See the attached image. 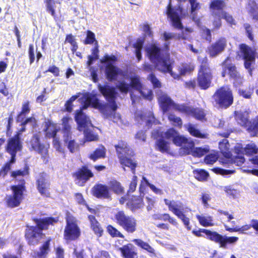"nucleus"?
Here are the masks:
<instances>
[{
	"label": "nucleus",
	"mask_w": 258,
	"mask_h": 258,
	"mask_svg": "<svg viewBox=\"0 0 258 258\" xmlns=\"http://www.w3.org/2000/svg\"><path fill=\"white\" fill-rule=\"evenodd\" d=\"M98 88L99 92L103 96L108 103H102L98 98L96 97V94H90L89 93L84 95V100L81 102L82 105L80 109L76 111L75 120L84 123L86 122V118H89L83 110L86 109L89 106L98 109L101 113L108 115V108L114 113L118 108L116 100L117 93L115 88L113 86L108 85H101L99 84Z\"/></svg>",
	"instance_id": "nucleus-1"
},
{
	"label": "nucleus",
	"mask_w": 258,
	"mask_h": 258,
	"mask_svg": "<svg viewBox=\"0 0 258 258\" xmlns=\"http://www.w3.org/2000/svg\"><path fill=\"white\" fill-rule=\"evenodd\" d=\"M31 220L35 225H26L24 237L29 246H34L38 245L45 236L43 231L48 230L50 226H53L57 224L59 221V217H33Z\"/></svg>",
	"instance_id": "nucleus-2"
},
{
	"label": "nucleus",
	"mask_w": 258,
	"mask_h": 258,
	"mask_svg": "<svg viewBox=\"0 0 258 258\" xmlns=\"http://www.w3.org/2000/svg\"><path fill=\"white\" fill-rule=\"evenodd\" d=\"M145 51V56L155 63L157 70L162 67L168 68L169 65L167 62L171 59L169 42L165 43L163 48L158 43H151L146 47Z\"/></svg>",
	"instance_id": "nucleus-3"
},
{
	"label": "nucleus",
	"mask_w": 258,
	"mask_h": 258,
	"mask_svg": "<svg viewBox=\"0 0 258 258\" xmlns=\"http://www.w3.org/2000/svg\"><path fill=\"white\" fill-rule=\"evenodd\" d=\"M197 75V86L203 90H208L213 85L214 79L213 69L208 58L206 56L199 60Z\"/></svg>",
	"instance_id": "nucleus-4"
},
{
	"label": "nucleus",
	"mask_w": 258,
	"mask_h": 258,
	"mask_svg": "<svg viewBox=\"0 0 258 258\" xmlns=\"http://www.w3.org/2000/svg\"><path fill=\"white\" fill-rule=\"evenodd\" d=\"M214 107L227 109L234 103V96L229 85H224L217 88L212 96Z\"/></svg>",
	"instance_id": "nucleus-5"
},
{
	"label": "nucleus",
	"mask_w": 258,
	"mask_h": 258,
	"mask_svg": "<svg viewBox=\"0 0 258 258\" xmlns=\"http://www.w3.org/2000/svg\"><path fill=\"white\" fill-rule=\"evenodd\" d=\"M229 60L230 57L228 56L221 62V66L222 67V70L221 76L222 78L228 76L229 79L232 81L233 87L236 88L242 85L243 76L240 74L234 63H227Z\"/></svg>",
	"instance_id": "nucleus-6"
},
{
	"label": "nucleus",
	"mask_w": 258,
	"mask_h": 258,
	"mask_svg": "<svg viewBox=\"0 0 258 258\" xmlns=\"http://www.w3.org/2000/svg\"><path fill=\"white\" fill-rule=\"evenodd\" d=\"M65 219L66 225L63 231V239L67 242L78 240L81 236V231L77 219L69 212L66 213Z\"/></svg>",
	"instance_id": "nucleus-7"
},
{
	"label": "nucleus",
	"mask_w": 258,
	"mask_h": 258,
	"mask_svg": "<svg viewBox=\"0 0 258 258\" xmlns=\"http://www.w3.org/2000/svg\"><path fill=\"white\" fill-rule=\"evenodd\" d=\"M21 183L11 186V195H6L5 198L6 206L11 209L19 207L24 199V192L26 190L25 181L22 179Z\"/></svg>",
	"instance_id": "nucleus-8"
},
{
	"label": "nucleus",
	"mask_w": 258,
	"mask_h": 258,
	"mask_svg": "<svg viewBox=\"0 0 258 258\" xmlns=\"http://www.w3.org/2000/svg\"><path fill=\"white\" fill-rule=\"evenodd\" d=\"M117 61V57L113 54H106L100 59V62L104 65L105 76L109 81H115L122 75V70L114 65Z\"/></svg>",
	"instance_id": "nucleus-9"
},
{
	"label": "nucleus",
	"mask_w": 258,
	"mask_h": 258,
	"mask_svg": "<svg viewBox=\"0 0 258 258\" xmlns=\"http://www.w3.org/2000/svg\"><path fill=\"white\" fill-rule=\"evenodd\" d=\"M112 220L127 233H133L137 230V219L126 214L123 210H118L114 213Z\"/></svg>",
	"instance_id": "nucleus-10"
},
{
	"label": "nucleus",
	"mask_w": 258,
	"mask_h": 258,
	"mask_svg": "<svg viewBox=\"0 0 258 258\" xmlns=\"http://www.w3.org/2000/svg\"><path fill=\"white\" fill-rule=\"evenodd\" d=\"M238 49L242 59L244 60V68L251 75L253 71L252 64L255 63L257 54L256 48L250 47L245 43H240Z\"/></svg>",
	"instance_id": "nucleus-11"
},
{
	"label": "nucleus",
	"mask_w": 258,
	"mask_h": 258,
	"mask_svg": "<svg viewBox=\"0 0 258 258\" xmlns=\"http://www.w3.org/2000/svg\"><path fill=\"white\" fill-rule=\"evenodd\" d=\"M30 144L31 149L40 154L43 162L45 163H47L49 158V144L41 143L40 136L38 134H35L32 136L30 140Z\"/></svg>",
	"instance_id": "nucleus-12"
},
{
	"label": "nucleus",
	"mask_w": 258,
	"mask_h": 258,
	"mask_svg": "<svg viewBox=\"0 0 258 258\" xmlns=\"http://www.w3.org/2000/svg\"><path fill=\"white\" fill-rule=\"evenodd\" d=\"M72 176L76 184L80 186H83L94 176V174L88 165H83L73 172Z\"/></svg>",
	"instance_id": "nucleus-13"
},
{
	"label": "nucleus",
	"mask_w": 258,
	"mask_h": 258,
	"mask_svg": "<svg viewBox=\"0 0 258 258\" xmlns=\"http://www.w3.org/2000/svg\"><path fill=\"white\" fill-rule=\"evenodd\" d=\"M164 202L168 207V210L182 221L187 230H190V220L189 218L184 214L182 206L176 204L174 201H170L167 199H164Z\"/></svg>",
	"instance_id": "nucleus-14"
},
{
	"label": "nucleus",
	"mask_w": 258,
	"mask_h": 258,
	"mask_svg": "<svg viewBox=\"0 0 258 258\" xmlns=\"http://www.w3.org/2000/svg\"><path fill=\"white\" fill-rule=\"evenodd\" d=\"M176 110L187 115L191 116L198 120L206 121L207 120L206 114L204 109L202 108H194L191 106L182 104L181 105L177 106Z\"/></svg>",
	"instance_id": "nucleus-15"
},
{
	"label": "nucleus",
	"mask_w": 258,
	"mask_h": 258,
	"mask_svg": "<svg viewBox=\"0 0 258 258\" xmlns=\"http://www.w3.org/2000/svg\"><path fill=\"white\" fill-rule=\"evenodd\" d=\"M36 185L37 189L42 197L50 198V183L47 179V174L45 172L39 173L38 177L36 179Z\"/></svg>",
	"instance_id": "nucleus-16"
},
{
	"label": "nucleus",
	"mask_w": 258,
	"mask_h": 258,
	"mask_svg": "<svg viewBox=\"0 0 258 258\" xmlns=\"http://www.w3.org/2000/svg\"><path fill=\"white\" fill-rule=\"evenodd\" d=\"M135 155L134 152L132 151L128 153H124L117 156L119 162L124 170H125V167H127L130 168L134 174L136 173V169L138 166L137 161L133 158Z\"/></svg>",
	"instance_id": "nucleus-17"
},
{
	"label": "nucleus",
	"mask_w": 258,
	"mask_h": 258,
	"mask_svg": "<svg viewBox=\"0 0 258 258\" xmlns=\"http://www.w3.org/2000/svg\"><path fill=\"white\" fill-rule=\"evenodd\" d=\"M172 142L175 146L181 147V149L185 155H189L191 149L195 146L193 141L184 136L180 135L179 133L174 138Z\"/></svg>",
	"instance_id": "nucleus-18"
},
{
	"label": "nucleus",
	"mask_w": 258,
	"mask_h": 258,
	"mask_svg": "<svg viewBox=\"0 0 258 258\" xmlns=\"http://www.w3.org/2000/svg\"><path fill=\"white\" fill-rule=\"evenodd\" d=\"M77 124V128L79 131H83L84 134V137L86 141L89 142L97 141L98 140V136L95 134L90 129L92 126V124L89 118H86V122L84 123H80V122L75 120Z\"/></svg>",
	"instance_id": "nucleus-19"
},
{
	"label": "nucleus",
	"mask_w": 258,
	"mask_h": 258,
	"mask_svg": "<svg viewBox=\"0 0 258 258\" xmlns=\"http://www.w3.org/2000/svg\"><path fill=\"white\" fill-rule=\"evenodd\" d=\"M226 47V40L225 38H220L209 46L207 53L211 57H215L221 53Z\"/></svg>",
	"instance_id": "nucleus-20"
},
{
	"label": "nucleus",
	"mask_w": 258,
	"mask_h": 258,
	"mask_svg": "<svg viewBox=\"0 0 258 258\" xmlns=\"http://www.w3.org/2000/svg\"><path fill=\"white\" fill-rule=\"evenodd\" d=\"M21 133H16L14 136L9 138L7 141L6 151L7 152H16L21 151L22 145L21 141Z\"/></svg>",
	"instance_id": "nucleus-21"
},
{
	"label": "nucleus",
	"mask_w": 258,
	"mask_h": 258,
	"mask_svg": "<svg viewBox=\"0 0 258 258\" xmlns=\"http://www.w3.org/2000/svg\"><path fill=\"white\" fill-rule=\"evenodd\" d=\"M92 194L98 199H109L111 198L109 188L106 184L96 183L92 188Z\"/></svg>",
	"instance_id": "nucleus-22"
},
{
	"label": "nucleus",
	"mask_w": 258,
	"mask_h": 258,
	"mask_svg": "<svg viewBox=\"0 0 258 258\" xmlns=\"http://www.w3.org/2000/svg\"><path fill=\"white\" fill-rule=\"evenodd\" d=\"M166 14L167 17L169 18L172 21V26L174 28L179 30L183 29V26L181 23L180 17L178 13L172 7L170 2L167 7Z\"/></svg>",
	"instance_id": "nucleus-23"
},
{
	"label": "nucleus",
	"mask_w": 258,
	"mask_h": 258,
	"mask_svg": "<svg viewBox=\"0 0 258 258\" xmlns=\"http://www.w3.org/2000/svg\"><path fill=\"white\" fill-rule=\"evenodd\" d=\"M238 237L236 236L228 237L223 236L215 231L213 242L218 243L220 247L226 248L227 244H233L236 242Z\"/></svg>",
	"instance_id": "nucleus-24"
},
{
	"label": "nucleus",
	"mask_w": 258,
	"mask_h": 258,
	"mask_svg": "<svg viewBox=\"0 0 258 258\" xmlns=\"http://www.w3.org/2000/svg\"><path fill=\"white\" fill-rule=\"evenodd\" d=\"M59 131L60 127L57 124L51 120L48 119L44 122L43 132L46 138L51 139L55 137Z\"/></svg>",
	"instance_id": "nucleus-25"
},
{
	"label": "nucleus",
	"mask_w": 258,
	"mask_h": 258,
	"mask_svg": "<svg viewBox=\"0 0 258 258\" xmlns=\"http://www.w3.org/2000/svg\"><path fill=\"white\" fill-rule=\"evenodd\" d=\"M158 102L164 113L167 112L172 107L176 110L177 106L181 105V104H175L167 94L160 96L158 98Z\"/></svg>",
	"instance_id": "nucleus-26"
},
{
	"label": "nucleus",
	"mask_w": 258,
	"mask_h": 258,
	"mask_svg": "<svg viewBox=\"0 0 258 258\" xmlns=\"http://www.w3.org/2000/svg\"><path fill=\"white\" fill-rule=\"evenodd\" d=\"M52 238L47 237L39 246L38 250L35 253L36 258H46L51 250Z\"/></svg>",
	"instance_id": "nucleus-27"
},
{
	"label": "nucleus",
	"mask_w": 258,
	"mask_h": 258,
	"mask_svg": "<svg viewBox=\"0 0 258 258\" xmlns=\"http://www.w3.org/2000/svg\"><path fill=\"white\" fill-rule=\"evenodd\" d=\"M130 85L133 89L138 91L145 99L150 100L152 99V92L151 90H149L147 95L144 94L142 91L143 85L139 77L134 76L131 77Z\"/></svg>",
	"instance_id": "nucleus-28"
},
{
	"label": "nucleus",
	"mask_w": 258,
	"mask_h": 258,
	"mask_svg": "<svg viewBox=\"0 0 258 258\" xmlns=\"http://www.w3.org/2000/svg\"><path fill=\"white\" fill-rule=\"evenodd\" d=\"M107 150L105 147L102 144H99L88 155V158L93 162H96L99 159H104L106 157Z\"/></svg>",
	"instance_id": "nucleus-29"
},
{
	"label": "nucleus",
	"mask_w": 258,
	"mask_h": 258,
	"mask_svg": "<svg viewBox=\"0 0 258 258\" xmlns=\"http://www.w3.org/2000/svg\"><path fill=\"white\" fill-rule=\"evenodd\" d=\"M126 206L132 211L142 208L144 206L143 196L135 195L132 196L126 203Z\"/></svg>",
	"instance_id": "nucleus-30"
},
{
	"label": "nucleus",
	"mask_w": 258,
	"mask_h": 258,
	"mask_svg": "<svg viewBox=\"0 0 258 258\" xmlns=\"http://www.w3.org/2000/svg\"><path fill=\"white\" fill-rule=\"evenodd\" d=\"M88 218L90 222V227L95 234L99 237H101L103 235L104 230L95 216L90 215L88 216Z\"/></svg>",
	"instance_id": "nucleus-31"
},
{
	"label": "nucleus",
	"mask_w": 258,
	"mask_h": 258,
	"mask_svg": "<svg viewBox=\"0 0 258 258\" xmlns=\"http://www.w3.org/2000/svg\"><path fill=\"white\" fill-rule=\"evenodd\" d=\"M234 116L235 120L242 126L245 127L248 123H249V113L246 110L244 111H235Z\"/></svg>",
	"instance_id": "nucleus-32"
},
{
	"label": "nucleus",
	"mask_w": 258,
	"mask_h": 258,
	"mask_svg": "<svg viewBox=\"0 0 258 258\" xmlns=\"http://www.w3.org/2000/svg\"><path fill=\"white\" fill-rule=\"evenodd\" d=\"M118 250L121 252L124 258H134L137 254L135 247L131 243H128L119 247Z\"/></svg>",
	"instance_id": "nucleus-33"
},
{
	"label": "nucleus",
	"mask_w": 258,
	"mask_h": 258,
	"mask_svg": "<svg viewBox=\"0 0 258 258\" xmlns=\"http://www.w3.org/2000/svg\"><path fill=\"white\" fill-rule=\"evenodd\" d=\"M109 191H112L116 195H122L124 193V188L121 183L116 179H112L108 182Z\"/></svg>",
	"instance_id": "nucleus-34"
},
{
	"label": "nucleus",
	"mask_w": 258,
	"mask_h": 258,
	"mask_svg": "<svg viewBox=\"0 0 258 258\" xmlns=\"http://www.w3.org/2000/svg\"><path fill=\"white\" fill-rule=\"evenodd\" d=\"M185 128L189 134L192 137L200 139H206L207 138L208 135L202 133L200 130L197 128L196 124L188 123L185 125Z\"/></svg>",
	"instance_id": "nucleus-35"
},
{
	"label": "nucleus",
	"mask_w": 258,
	"mask_h": 258,
	"mask_svg": "<svg viewBox=\"0 0 258 258\" xmlns=\"http://www.w3.org/2000/svg\"><path fill=\"white\" fill-rule=\"evenodd\" d=\"M30 102L29 100L24 101L22 104L21 111L17 115V121L20 122L24 120L26 115L30 113Z\"/></svg>",
	"instance_id": "nucleus-36"
},
{
	"label": "nucleus",
	"mask_w": 258,
	"mask_h": 258,
	"mask_svg": "<svg viewBox=\"0 0 258 258\" xmlns=\"http://www.w3.org/2000/svg\"><path fill=\"white\" fill-rule=\"evenodd\" d=\"M226 7V4L224 0H213L209 5V8L213 13L221 12L222 14Z\"/></svg>",
	"instance_id": "nucleus-37"
},
{
	"label": "nucleus",
	"mask_w": 258,
	"mask_h": 258,
	"mask_svg": "<svg viewBox=\"0 0 258 258\" xmlns=\"http://www.w3.org/2000/svg\"><path fill=\"white\" fill-rule=\"evenodd\" d=\"M114 148L116 150L117 156L124 153H128L133 151L127 145V143L123 140L118 141V143L114 145Z\"/></svg>",
	"instance_id": "nucleus-38"
},
{
	"label": "nucleus",
	"mask_w": 258,
	"mask_h": 258,
	"mask_svg": "<svg viewBox=\"0 0 258 258\" xmlns=\"http://www.w3.org/2000/svg\"><path fill=\"white\" fill-rule=\"evenodd\" d=\"M192 233L197 237H205L212 241H213L215 231H212L206 229H199V230H193Z\"/></svg>",
	"instance_id": "nucleus-39"
},
{
	"label": "nucleus",
	"mask_w": 258,
	"mask_h": 258,
	"mask_svg": "<svg viewBox=\"0 0 258 258\" xmlns=\"http://www.w3.org/2000/svg\"><path fill=\"white\" fill-rule=\"evenodd\" d=\"M145 40L142 38H139L133 44V47L135 49V54L137 58L138 61L142 59V49L143 48Z\"/></svg>",
	"instance_id": "nucleus-40"
},
{
	"label": "nucleus",
	"mask_w": 258,
	"mask_h": 258,
	"mask_svg": "<svg viewBox=\"0 0 258 258\" xmlns=\"http://www.w3.org/2000/svg\"><path fill=\"white\" fill-rule=\"evenodd\" d=\"M169 64L168 68H166L164 67H162L159 68L158 70L160 72L163 74H169L174 79L179 80L180 78V75L177 74L172 71L174 63V61L171 58L167 62Z\"/></svg>",
	"instance_id": "nucleus-41"
},
{
	"label": "nucleus",
	"mask_w": 258,
	"mask_h": 258,
	"mask_svg": "<svg viewBox=\"0 0 258 258\" xmlns=\"http://www.w3.org/2000/svg\"><path fill=\"white\" fill-rule=\"evenodd\" d=\"M155 149L162 153H168L170 150L169 143L164 139L157 140L155 144Z\"/></svg>",
	"instance_id": "nucleus-42"
},
{
	"label": "nucleus",
	"mask_w": 258,
	"mask_h": 258,
	"mask_svg": "<svg viewBox=\"0 0 258 258\" xmlns=\"http://www.w3.org/2000/svg\"><path fill=\"white\" fill-rule=\"evenodd\" d=\"M246 131L250 134V136L256 137L258 135V115L252 121L249 122Z\"/></svg>",
	"instance_id": "nucleus-43"
},
{
	"label": "nucleus",
	"mask_w": 258,
	"mask_h": 258,
	"mask_svg": "<svg viewBox=\"0 0 258 258\" xmlns=\"http://www.w3.org/2000/svg\"><path fill=\"white\" fill-rule=\"evenodd\" d=\"M133 241L139 247L146 250L149 253L155 255L154 249L147 242L144 241L141 239H134Z\"/></svg>",
	"instance_id": "nucleus-44"
},
{
	"label": "nucleus",
	"mask_w": 258,
	"mask_h": 258,
	"mask_svg": "<svg viewBox=\"0 0 258 258\" xmlns=\"http://www.w3.org/2000/svg\"><path fill=\"white\" fill-rule=\"evenodd\" d=\"M193 174L196 179L200 181H205L209 177L208 171L203 169H196L193 170Z\"/></svg>",
	"instance_id": "nucleus-45"
},
{
	"label": "nucleus",
	"mask_w": 258,
	"mask_h": 258,
	"mask_svg": "<svg viewBox=\"0 0 258 258\" xmlns=\"http://www.w3.org/2000/svg\"><path fill=\"white\" fill-rule=\"evenodd\" d=\"M72 134H68V137L65 135H63V142L66 144H68V148L71 153H74L76 149L78 147V144L75 140L72 139Z\"/></svg>",
	"instance_id": "nucleus-46"
},
{
	"label": "nucleus",
	"mask_w": 258,
	"mask_h": 258,
	"mask_svg": "<svg viewBox=\"0 0 258 258\" xmlns=\"http://www.w3.org/2000/svg\"><path fill=\"white\" fill-rule=\"evenodd\" d=\"M253 92L254 88L250 85L245 89H239L237 92L239 96L246 99H250Z\"/></svg>",
	"instance_id": "nucleus-47"
},
{
	"label": "nucleus",
	"mask_w": 258,
	"mask_h": 258,
	"mask_svg": "<svg viewBox=\"0 0 258 258\" xmlns=\"http://www.w3.org/2000/svg\"><path fill=\"white\" fill-rule=\"evenodd\" d=\"M106 231L108 234L112 238H124V235L116 227L111 224H109L106 226Z\"/></svg>",
	"instance_id": "nucleus-48"
},
{
	"label": "nucleus",
	"mask_w": 258,
	"mask_h": 258,
	"mask_svg": "<svg viewBox=\"0 0 258 258\" xmlns=\"http://www.w3.org/2000/svg\"><path fill=\"white\" fill-rule=\"evenodd\" d=\"M225 229L226 231H229L230 232H238L240 233H245V231H247L249 230L251 228H252L251 224H245L242 226L241 227H235L231 228L228 227L227 225H224Z\"/></svg>",
	"instance_id": "nucleus-49"
},
{
	"label": "nucleus",
	"mask_w": 258,
	"mask_h": 258,
	"mask_svg": "<svg viewBox=\"0 0 258 258\" xmlns=\"http://www.w3.org/2000/svg\"><path fill=\"white\" fill-rule=\"evenodd\" d=\"M71 119V118L67 116H63L61 119L63 135L67 136L68 137V134L72 133L71 132V126L69 124V121Z\"/></svg>",
	"instance_id": "nucleus-50"
},
{
	"label": "nucleus",
	"mask_w": 258,
	"mask_h": 258,
	"mask_svg": "<svg viewBox=\"0 0 258 258\" xmlns=\"http://www.w3.org/2000/svg\"><path fill=\"white\" fill-rule=\"evenodd\" d=\"M244 151L246 155L250 156L258 153V148L255 143H250L245 145Z\"/></svg>",
	"instance_id": "nucleus-51"
},
{
	"label": "nucleus",
	"mask_w": 258,
	"mask_h": 258,
	"mask_svg": "<svg viewBox=\"0 0 258 258\" xmlns=\"http://www.w3.org/2000/svg\"><path fill=\"white\" fill-rule=\"evenodd\" d=\"M190 5V15L194 20L197 17V11L201 9V6L197 0H188Z\"/></svg>",
	"instance_id": "nucleus-52"
},
{
	"label": "nucleus",
	"mask_w": 258,
	"mask_h": 258,
	"mask_svg": "<svg viewBox=\"0 0 258 258\" xmlns=\"http://www.w3.org/2000/svg\"><path fill=\"white\" fill-rule=\"evenodd\" d=\"M65 42L69 43L71 45V51L74 53L78 48V44L76 41L75 37L72 34H67L65 39Z\"/></svg>",
	"instance_id": "nucleus-53"
},
{
	"label": "nucleus",
	"mask_w": 258,
	"mask_h": 258,
	"mask_svg": "<svg viewBox=\"0 0 258 258\" xmlns=\"http://www.w3.org/2000/svg\"><path fill=\"white\" fill-rule=\"evenodd\" d=\"M46 5V11L50 13L51 15L55 19L56 15L55 11V2L54 0H44Z\"/></svg>",
	"instance_id": "nucleus-54"
},
{
	"label": "nucleus",
	"mask_w": 258,
	"mask_h": 258,
	"mask_svg": "<svg viewBox=\"0 0 258 258\" xmlns=\"http://www.w3.org/2000/svg\"><path fill=\"white\" fill-rule=\"evenodd\" d=\"M209 150L206 148H203L201 147H197L196 148H193L191 149V153L194 157L200 158L205 155L208 152Z\"/></svg>",
	"instance_id": "nucleus-55"
},
{
	"label": "nucleus",
	"mask_w": 258,
	"mask_h": 258,
	"mask_svg": "<svg viewBox=\"0 0 258 258\" xmlns=\"http://www.w3.org/2000/svg\"><path fill=\"white\" fill-rule=\"evenodd\" d=\"M168 119L174 126L179 128L182 127V121L180 117H177L173 114H170L168 116Z\"/></svg>",
	"instance_id": "nucleus-56"
},
{
	"label": "nucleus",
	"mask_w": 258,
	"mask_h": 258,
	"mask_svg": "<svg viewBox=\"0 0 258 258\" xmlns=\"http://www.w3.org/2000/svg\"><path fill=\"white\" fill-rule=\"evenodd\" d=\"M147 79L152 84L154 88H160L162 87L161 83L157 78L154 73L149 74Z\"/></svg>",
	"instance_id": "nucleus-57"
},
{
	"label": "nucleus",
	"mask_w": 258,
	"mask_h": 258,
	"mask_svg": "<svg viewBox=\"0 0 258 258\" xmlns=\"http://www.w3.org/2000/svg\"><path fill=\"white\" fill-rule=\"evenodd\" d=\"M97 41L96 40L95 34L90 30L87 31V36L83 43L85 45L92 44Z\"/></svg>",
	"instance_id": "nucleus-58"
},
{
	"label": "nucleus",
	"mask_w": 258,
	"mask_h": 258,
	"mask_svg": "<svg viewBox=\"0 0 258 258\" xmlns=\"http://www.w3.org/2000/svg\"><path fill=\"white\" fill-rule=\"evenodd\" d=\"M79 97L78 95H73L65 103L64 109L65 111L71 112L73 110V102Z\"/></svg>",
	"instance_id": "nucleus-59"
},
{
	"label": "nucleus",
	"mask_w": 258,
	"mask_h": 258,
	"mask_svg": "<svg viewBox=\"0 0 258 258\" xmlns=\"http://www.w3.org/2000/svg\"><path fill=\"white\" fill-rule=\"evenodd\" d=\"M29 168L28 165H26L24 168V170H18L13 171L11 172V176L14 178L17 177L18 176H25L29 174Z\"/></svg>",
	"instance_id": "nucleus-60"
},
{
	"label": "nucleus",
	"mask_w": 258,
	"mask_h": 258,
	"mask_svg": "<svg viewBox=\"0 0 258 258\" xmlns=\"http://www.w3.org/2000/svg\"><path fill=\"white\" fill-rule=\"evenodd\" d=\"M178 132L173 127H170L167 129L164 133V138L166 140H172L173 141L174 138L176 137Z\"/></svg>",
	"instance_id": "nucleus-61"
},
{
	"label": "nucleus",
	"mask_w": 258,
	"mask_h": 258,
	"mask_svg": "<svg viewBox=\"0 0 258 258\" xmlns=\"http://www.w3.org/2000/svg\"><path fill=\"white\" fill-rule=\"evenodd\" d=\"M243 27L245 29L246 36L251 42H254V36L253 35V28L249 23H244Z\"/></svg>",
	"instance_id": "nucleus-62"
},
{
	"label": "nucleus",
	"mask_w": 258,
	"mask_h": 258,
	"mask_svg": "<svg viewBox=\"0 0 258 258\" xmlns=\"http://www.w3.org/2000/svg\"><path fill=\"white\" fill-rule=\"evenodd\" d=\"M162 221H168L170 224L177 227L178 223L175 218L170 216L168 213L162 214Z\"/></svg>",
	"instance_id": "nucleus-63"
},
{
	"label": "nucleus",
	"mask_w": 258,
	"mask_h": 258,
	"mask_svg": "<svg viewBox=\"0 0 258 258\" xmlns=\"http://www.w3.org/2000/svg\"><path fill=\"white\" fill-rule=\"evenodd\" d=\"M211 170L216 174H220L222 175L231 174L233 173L234 172V170L225 169L220 167H215L212 169Z\"/></svg>",
	"instance_id": "nucleus-64"
}]
</instances>
